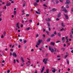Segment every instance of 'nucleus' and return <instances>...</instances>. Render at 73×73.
Segmentation results:
<instances>
[{"instance_id":"1","label":"nucleus","mask_w":73,"mask_h":73,"mask_svg":"<svg viewBox=\"0 0 73 73\" xmlns=\"http://www.w3.org/2000/svg\"><path fill=\"white\" fill-rule=\"evenodd\" d=\"M49 50H50V51H51L52 52H54V49H53L52 48L50 47V46H49Z\"/></svg>"},{"instance_id":"2","label":"nucleus","mask_w":73,"mask_h":73,"mask_svg":"<svg viewBox=\"0 0 73 73\" xmlns=\"http://www.w3.org/2000/svg\"><path fill=\"white\" fill-rule=\"evenodd\" d=\"M42 41V39H39L38 40V42L37 43V45H39Z\"/></svg>"},{"instance_id":"3","label":"nucleus","mask_w":73,"mask_h":73,"mask_svg":"<svg viewBox=\"0 0 73 73\" xmlns=\"http://www.w3.org/2000/svg\"><path fill=\"white\" fill-rule=\"evenodd\" d=\"M43 62H44L45 64H46V63H47V60L46 59H44Z\"/></svg>"},{"instance_id":"4","label":"nucleus","mask_w":73,"mask_h":73,"mask_svg":"<svg viewBox=\"0 0 73 73\" xmlns=\"http://www.w3.org/2000/svg\"><path fill=\"white\" fill-rule=\"evenodd\" d=\"M62 41L63 43H64L65 42V37H62Z\"/></svg>"},{"instance_id":"5","label":"nucleus","mask_w":73,"mask_h":73,"mask_svg":"<svg viewBox=\"0 0 73 73\" xmlns=\"http://www.w3.org/2000/svg\"><path fill=\"white\" fill-rule=\"evenodd\" d=\"M12 55L13 56H15V57H17V56L16 54V53L15 52H13V54H12Z\"/></svg>"},{"instance_id":"6","label":"nucleus","mask_w":73,"mask_h":73,"mask_svg":"<svg viewBox=\"0 0 73 73\" xmlns=\"http://www.w3.org/2000/svg\"><path fill=\"white\" fill-rule=\"evenodd\" d=\"M31 62L30 61H29L27 62L26 63V64H27V66H29V64H31Z\"/></svg>"},{"instance_id":"7","label":"nucleus","mask_w":73,"mask_h":73,"mask_svg":"<svg viewBox=\"0 0 73 73\" xmlns=\"http://www.w3.org/2000/svg\"><path fill=\"white\" fill-rule=\"evenodd\" d=\"M56 70L57 71V70H56V69H54L53 68H52V72H53V73H55V71H56Z\"/></svg>"},{"instance_id":"8","label":"nucleus","mask_w":73,"mask_h":73,"mask_svg":"<svg viewBox=\"0 0 73 73\" xmlns=\"http://www.w3.org/2000/svg\"><path fill=\"white\" fill-rule=\"evenodd\" d=\"M61 13H58L57 15V17L58 18L60 17L61 16Z\"/></svg>"},{"instance_id":"9","label":"nucleus","mask_w":73,"mask_h":73,"mask_svg":"<svg viewBox=\"0 0 73 73\" xmlns=\"http://www.w3.org/2000/svg\"><path fill=\"white\" fill-rule=\"evenodd\" d=\"M57 11V9H56L53 8V9H52V11L50 10V11Z\"/></svg>"},{"instance_id":"10","label":"nucleus","mask_w":73,"mask_h":73,"mask_svg":"<svg viewBox=\"0 0 73 73\" xmlns=\"http://www.w3.org/2000/svg\"><path fill=\"white\" fill-rule=\"evenodd\" d=\"M66 3L68 4H70V2L68 0H66Z\"/></svg>"},{"instance_id":"11","label":"nucleus","mask_w":73,"mask_h":73,"mask_svg":"<svg viewBox=\"0 0 73 73\" xmlns=\"http://www.w3.org/2000/svg\"><path fill=\"white\" fill-rule=\"evenodd\" d=\"M30 29H31V27H30L25 29L26 31H28V30H30Z\"/></svg>"},{"instance_id":"12","label":"nucleus","mask_w":73,"mask_h":73,"mask_svg":"<svg viewBox=\"0 0 73 73\" xmlns=\"http://www.w3.org/2000/svg\"><path fill=\"white\" fill-rule=\"evenodd\" d=\"M19 23H17V27H18V28L19 29H20V27H19Z\"/></svg>"},{"instance_id":"13","label":"nucleus","mask_w":73,"mask_h":73,"mask_svg":"<svg viewBox=\"0 0 73 73\" xmlns=\"http://www.w3.org/2000/svg\"><path fill=\"white\" fill-rule=\"evenodd\" d=\"M50 19H51V18H48L46 19L47 21H50Z\"/></svg>"},{"instance_id":"14","label":"nucleus","mask_w":73,"mask_h":73,"mask_svg":"<svg viewBox=\"0 0 73 73\" xmlns=\"http://www.w3.org/2000/svg\"><path fill=\"white\" fill-rule=\"evenodd\" d=\"M11 5V3H8L7 4L6 6L7 7H8Z\"/></svg>"},{"instance_id":"15","label":"nucleus","mask_w":73,"mask_h":73,"mask_svg":"<svg viewBox=\"0 0 73 73\" xmlns=\"http://www.w3.org/2000/svg\"><path fill=\"white\" fill-rule=\"evenodd\" d=\"M51 45H53V46H54V42H51L50 44Z\"/></svg>"},{"instance_id":"16","label":"nucleus","mask_w":73,"mask_h":73,"mask_svg":"<svg viewBox=\"0 0 73 73\" xmlns=\"http://www.w3.org/2000/svg\"><path fill=\"white\" fill-rule=\"evenodd\" d=\"M21 60L22 62H25V61H24V59L23 57H21Z\"/></svg>"},{"instance_id":"17","label":"nucleus","mask_w":73,"mask_h":73,"mask_svg":"<svg viewBox=\"0 0 73 73\" xmlns=\"http://www.w3.org/2000/svg\"><path fill=\"white\" fill-rule=\"evenodd\" d=\"M46 32L47 33L48 36H49V32L48 31H46Z\"/></svg>"},{"instance_id":"18","label":"nucleus","mask_w":73,"mask_h":73,"mask_svg":"<svg viewBox=\"0 0 73 73\" xmlns=\"http://www.w3.org/2000/svg\"><path fill=\"white\" fill-rule=\"evenodd\" d=\"M47 24L48 27H50V25L49 22H48Z\"/></svg>"},{"instance_id":"19","label":"nucleus","mask_w":73,"mask_h":73,"mask_svg":"<svg viewBox=\"0 0 73 73\" xmlns=\"http://www.w3.org/2000/svg\"><path fill=\"white\" fill-rule=\"evenodd\" d=\"M62 26L63 27H65V25H64L63 24V23H62L61 24Z\"/></svg>"},{"instance_id":"20","label":"nucleus","mask_w":73,"mask_h":73,"mask_svg":"<svg viewBox=\"0 0 73 73\" xmlns=\"http://www.w3.org/2000/svg\"><path fill=\"white\" fill-rule=\"evenodd\" d=\"M14 14L15 15H16V11H14Z\"/></svg>"},{"instance_id":"21","label":"nucleus","mask_w":73,"mask_h":73,"mask_svg":"<svg viewBox=\"0 0 73 73\" xmlns=\"http://www.w3.org/2000/svg\"><path fill=\"white\" fill-rule=\"evenodd\" d=\"M58 35L60 37L61 36V34L60 33H59L58 34Z\"/></svg>"},{"instance_id":"22","label":"nucleus","mask_w":73,"mask_h":73,"mask_svg":"<svg viewBox=\"0 0 73 73\" xmlns=\"http://www.w3.org/2000/svg\"><path fill=\"white\" fill-rule=\"evenodd\" d=\"M62 50H63V51H64L65 50V48L64 47H62L61 48Z\"/></svg>"},{"instance_id":"23","label":"nucleus","mask_w":73,"mask_h":73,"mask_svg":"<svg viewBox=\"0 0 73 73\" xmlns=\"http://www.w3.org/2000/svg\"><path fill=\"white\" fill-rule=\"evenodd\" d=\"M36 13H37V14H40V13L39 12H38V11H36Z\"/></svg>"},{"instance_id":"24","label":"nucleus","mask_w":73,"mask_h":73,"mask_svg":"<svg viewBox=\"0 0 73 73\" xmlns=\"http://www.w3.org/2000/svg\"><path fill=\"white\" fill-rule=\"evenodd\" d=\"M24 63H23L21 64V66H24Z\"/></svg>"},{"instance_id":"25","label":"nucleus","mask_w":73,"mask_h":73,"mask_svg":"<svg viewBox=\"0 0 73 73\" xmlns=\"http://www.w3.org/2000/svg\"><path fill=\"white\" fill-rule=\"evenodd\" d=\"M34 5H38V4L36 3H34Z\"/></svg>"},{"instance_id":"26","label":"nucleus","mask_w":73,"mask_h":73,"mask_svg":"<svg viewBox=\"0 0 73 73\" xmlns=\"http://www.w3.org/2000/svg\"><path fill=\"white\" fill-rule=\"evenodd\" d=\"M65 16L66 19H68V16L66 15Z\"/></svg>"},{"instance_id":"27","label":"nucleus","mask_w":73,"mask_h":73,"mask_svg":"<svg viewBox=\"0 0 73 73\" xmlns=\"http://www.w3.org/2000/svg\"><path fill=\"white\" fill-rule=\"evenodd\" d=\"M50 38H49L47 39V41H50Z\"/></svg>"},{"instance_id":"28","label":"nucleus","mask_w":73,"mask_h":73,"mask_svg":"<svg viewBox=\"0 0 73 73\" xmlns=\"http://www.w3.org/2000/svg\"><path fill=\"white\" fill-rule=\"evenodd\" d=\"M47 73H49V69H47L46 72Z\"/></svg>"},{"instance_id":"29","label":"nucleus","mask_w":73,"mask_h":73,"mask_svg":"<svg viewBox=\"0 0 73 73\" xmlns=\"http://www.w3.org/2000/svg\"><path fill=\"white\" fill-rule=\"evenodd\" d=\"M66 8H69V6L68 5H67L66 6Z\"/></svg>"},{"instance_id":"30","label":"nucleus","mask_w":73,"mask_h":73,"mask_svg":"<svg viewBox=\"0 0 73 73\" xmlns=\"http://www.w3.org/2000/svg\"><path fill=\"white\" fill-rule=\"evenodd\" d=\"M55 36V35L54 34H53L51 35V37H54Z\"/></svg>"},{"instance_id":"31","label":"nucleus","mask_w":73,"mask_h":73,"mask_svg":"<svg viewBox=\"0 0 73 73\" xmlns=\"http://www.w3.org/2000/svg\"><path fill=\"white\" fill-rule=\"evenodd\" d=\"M44 68L45 67H43V68H42V70H44Z\"/></svg>"},{"instance_id":"32","label":"nucleus","mask_w":73,"mask_h":73,"mask_svg":"<svg viewBox=\"0 0 73 73\" xmlns=\"http://www.w3.org/2000/svg\"><path fill=\"white\" fill-rule=\"evenodd\" d=\"M54 35H57V33H56V31H54Z\"/></svg>"},{"instance_id":"33","label":"nucleus","mask_w":73,"mask_h":73,"mask_svg":"<svg viewBox=\"0 0 73 73\" xmlns=\"http://www.w3.org/2000/svg\"><path fill=\"white\" fill-rule=\"evenodd\" d=\"M27 40H25L24 42V44H25V43H26V42H27Z\"/></svg>"},{"instance_id":"34","label":"nucleus","mask_w":73,"mask_h":73,"mask_svg":"<svg viewBox=\"0 0 73 73\" xmlns=\"http://www.w3.org/2000/svg\"><path fill=\"white\" fill-rule=\"evenodd\" d=\"M70 38H73V36H72V35H70Z\"/></svg>"},{"instance_id":"35","label":"nucleus","mask_w":73,"mask_h":73,"mask_svg":"<svg viewBox=\"0 0 73 73\" xmlns=\"http://www.w3.org/2000/svg\"><path fill=\"white\" fill-rule=\"evenodd\" d=\"M67 63L68 64H69V61H68V60L67 61Z\"/></svg>"},{"instance_id":"36","label":"nucleus","mask_w":73,"mask_h":73,"mask_svg":"<svg viewBox=\"0 0 73 73\" xmlns=\"http://www.w3.org/2000/svg\"><path fill=\"white\" fill-rule=\"evenodd\" d=\"M43 6L44 7H48V6H47V5H46L45 4L43 5Z\"/></svg>"},{"instance_id":"37","label":"nucleus","mask_w":73,"mask_h":73,"mask_svg":"<svg viewBox=\"0 0 73 73\" xmlns=\"http://www.w3.org/2000/svg\"><path fill=\"white\" fill-rule=\"evenodd\" d=\"M71 32L73 34V29H71Z\"/></svg>"},{"instance_id":"38","label":"nucleus","mask_w":73,"mask_h":73,"mask_svg":"<svg viewBox=\"0 0 73 73\" xmlns=\"http://www.w3.org/2000/svg\"><path fill=\"white\" fill-rule=\"evenodd\" d=\"M60 42V41H58L56 42V43H58V42Z\"/></svg>"},{"instance_id":"39","label":"nucleus","mask_w":73,"mask_h":73,"mask_svg":"<svg viewBox=\"0 0 73 73\" xmlns=\"http://www.w3.org/2000/svg\"><path fill=\"white\" fill-rule=\"evenodd\" d=\"M59 1L60 2H61V3H62V2H63V0H59Z\"/></svg>"},{"instance_id":"40","label":"nucleus","mask_w":73,"mask_h":73,"mask_svg":"<svg viewBox=\"0 0 73 73\" xmlns=\"http://www.w3.org/2000/svg\"><path fill=\"white\" fill-rule=\"evenodd\" d=\"M40 1V0H36V3H38Z\"/></svg>"},{"instance_id":"41","label":"nucleus","mask_w":73,"mask_h":73,"mask_svg":"<svg viewBox=\"0 0 73 73\" xmlns=\"http://www.w3.org/2000/svg\"><path fill=\"white\" fill-rule=\"evenodd\" d=\"M4 34L5 36V35H6V33L5 32V31H4Z\"/></svg>"},{"instance_id":"42","label":"nucleus","mask_w":73,"mask_h":73,"mask_svg":"<svg viewBox=\"0 0 73 73\" xmlns=\"http://www.w3.org/2000/svg\"><path fill=\"white\" fill-rule=\"evenodd\" d=\"M64 30V29L62 28V29H61L60 30V31H62Z\"/></svg>"},{"instance_id":"43","label":"nucleus","mask_w":73,"mask_h":73,"mask_svg":"<svg viewBox=\"0 0 73 73\" xmlns=\"http://www.w3.org/2000/svg\"><path fill=\"white\" fill-rule=\"evenodd\" d=\"M6 6H5V7L4 8H3V9H6Z\"/></svg>"},{"instance_id":"44","label":"nucleus","mask_w":73,"mask_h":73,"mask_svg":"<svg viewBox=\"0 0 73 73\" xmlns=\"http://www.w3.org/2000/svg\"><path fill=\"white\" fill-rule=\"evenodd\" d=\"M56 21H58V20H60V19H58V18H57L56 19Z\"/></svg>"},{"instance_id":"45","label":"nucleus","mask_w":73,"mask_h":73,"mask_svg":"<svg viewBox=\"0 0 73 73\" xmlns=\"http://www.w3.org/2000/svg\"><path fill=\"white\" fill-rule=\"evenodd\" d=\"M63 9V11H65L66 10V9L65 8H64Z\"/></svg>"},{"instance_id":"46","label":"nucleus","mask_w":73,"mask_h":73,"mask_svg":"<svg viewBox=\"0 0 73 73\" xmlns=\"http://www.w3.org/2000/svg\"><path fill=\"white\" fill-rule=\"evenodd\" d=\"M1 38H3L4 37V36H3V35H2L1 36Z\"/></svg>"},{"instance_id":"47","label":"nucleus","mask_w":73,"mask_h":73,"mask_svg":"<svg viewBox=\"0 0 73 73\" xmlns=\"http://www.w3.org/2000/svg\"><path fill=\"white\" fill-rule=\"evenodd\" d=\"M16 63V60H14V62H13V63H14V64L15 63Z\"/></svg>"},{"instance_id":"48","label":"nucleus","mask_w":73,"mask_h":73,"mask_svg":"<svg viewBox=\"0 0 73 73\" xmlns=\"http://www.w3.org/2000/svg\"><path fill=\"white\" fill-rule=\"evenodd\" d=\"M48 29H49V31H50L51 30V29H50V27H48Z\"/></svg>"},{"instance_id":"49","label":"nucleus","mask_w":73,"mask_h":73,"mask_svg":"<svg viewBox=\"0 0 73 73\" xmlns=\"http://www.w3.org/2000/svg\"><path fill=\"white\" fill-rule=\"evenodd\" d=\"M43 37L44 38L45 37V35H43Z\"/></svg>"},{"instance_id":"50","label":"nucleus","mask_w":73,"mask_h":73,"mask_svg":"<svg viewBox=\"0 0 73 73\" xmlns=\"http://www.w3.org/2000/svg\"><path fill=\"white\" fill-rule=\"evenodd\" d=\"M64 11L65 13H67L68 12V11H67V10H66L65 11Z\"/></svg>"},{"instance_id":"51","label":"nucleus","mask_w":73,"mask_h":73,"mask_svg":"<svg viewBox=\"0 0 73 73\" xmlns=\"http://www.w3.org/2000/svg\"><path fill=\"white\" fill-rule=\"evenodd\" d=\"M19 41L20 42H22V39H19Z\"/></svg>"},{"instance_id":"52","label":"nucleus","mask_w":73,"mask_h":73,"mask_svg":"<svg viewBox=\"0 0 73 73\" xmlns=\"http://www.w3.org/2000/svg\"><path fill=\"white\" fill-rule=\"evenodd\" d=\"M16 61H17V62H18V63H19V61H18V60L17 59V60H16Z\"/></svg>"},{"instance_id":"53","label":"nucleus","mask_w":73,"mask_h":73,"mask_svg":"<svg viewBox=\"0 0 73 73\" xmlns=\"http://www.w3.org/2000/svg\"><path fill=\"white\" fill-rule=\"evenodd\" d=\"M29 16V14H27V15H26V16L27 17Z\"/></svg>"},{"instance_id":"54","label":"nucleus","mask_w":73,"mask_h":73,"mask_svg":"<svg viewBox=\"0 0 73 73\" xmlns=\"http://www.w3.org/2000/svg\"><path fill=\"white\" fill-rule=\"evenodd\" d=\"M2 62L3 63H4V62H5V61H4V60H3L2 61Z\"/></svg>"},{"instance_id":"55","label":"nucleus","mask_w":73,"mask_h":73,"mask_svg":"<svg viewBox=\"0 0 73 73\" xmlns=\"http://www.w3.org/2000/svg\"><path fill=\"white\" fill-rule=\"evenodd\" d=\"M30 23H32V20H29Z\"/></svg>"},{"instance_id":"56","label":"nucleus","mask_w":73,"mask_h":73,"mask_svg":"<svg viewBox=\"0 0 73 73\" xmlns=\"http://www.w3.org/2000/svg\"><path fill=\"white\" fill-rule=\"evenodd\" d=\"M68 56L67 55H66L64 57L65 58H66V57H67Z\"/></svg>"},{"instance_id":"57","label":"nucleus","mask_w":73,"mask_h":73,"mask_svg":"<svg viewBox=\"0 0 73 73\" xmlns=\"http://www.w3.org/2000/svg\"><path fill=\"white\" fill-rule=\"evenodd\" d=\"M36 37H38V35L37 34L36 35Z\"/></svg>"},{"instance_id":"58","label":"nucleus","mask_w":73,"mask_h":73,"mask_svg":"<svg viewBox=\"0 0 73 73\" xmlns=\"http://www.w3.org/2000/svg\"><path fill=\"white\" fill-rule=\"evenodd\" d=\"M56 3L57 4L58 3H59V2H58V1H56Z\"/></svg>"},{"instance_id":"59","label":"nucleus","mask_w":73,"mask_h":73,"mask_svg":"<svg viewBox=\"0 0 73 73\" xmlns=\"http://www.w3.org/2000/svg\"><path fill=\"white\" fill-rule=\"evenodd\" d=\"M10 72V70H8L7 71V73H9Z\"/></svg>"},{"instance_id":"60","label":"nucleus","mask_w":73,"mask_h":73,"mask_svg":"<svg viewBox=\"0 0 73 73\" xmlns=\"http://www.w3.org/2000/svg\"><path fill=\"white\" fill-rule=\"evenodd\" d=\"M61 7L62 8V9H63V8H64V6H62Z\"/></svg>"},{"instance_id":"61","label":"nucleus","mask_w":73,"mask_h":73,"mask_svg":"<svg viewBox=\"0 0 73 73\" xmlns=\"http://www.w3.org/2000/svg\"><path fill=\"white\" fill-rule=\"evenodd\" d=\"M10 56H12V53L11 52L10 53Z\"/></svg>"},{"instance_id":"62","label":"nucleus","mask_w":73,"mask_h":73,"mask_svg":"<svg viewBox=\"0 0 73 73\" xmlns=\"http://www.w3.org/2000/svg\"><path fill=\"white\" fill-rule=\"evenodd\" d=\"M46 30L45 29H43V32H45V31Z\"/></svg>"},{"instance_id":"63","label":"nucleus","mask_w":73,"mask_h":73,"mask_svg":"<svg viewBox=\"0 0 73 73\" xmlns=\"http://www.w3.org/2000/svg\"><path fill=\"white\" fill-rule=\"evenodd\" d=\"M37 73V70H36L34 73Z\"/></svg>"},{"instance_id":"64","label":"nucleus","mask_w":73,"mask_h":73,"mask_svg":"<svg viewBox=\"0 0 73 73\" xmlns=\"http://www.w3.org/2000/svg\"><path fill=\"white\" fill-rule=\"evenodd\" d=\"M71 53H73V50H72V51H71Z\"/></svg>"}]
</instances>
